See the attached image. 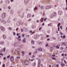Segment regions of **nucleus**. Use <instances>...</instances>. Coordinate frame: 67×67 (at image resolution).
I'll use <instances>...</instances> for the list:
<instances>
[{
	"label": "nucleus",
	"instance_id": "1",
	"mask_svg": "<svg viewBox=\"0 0 67 67\" xmlns=\"http://www.w3.org/2000/svg\"><path fill=\"white\" fill-rule=\"evenodd\" d=\"M0 22L3 23V24H6L7 23V21L5 20L1 19H0Z\"/></svg>",
	"mask_w": 67,
	"mask_h": 67
},
{
	"label": "nucleus",
	"instance_id": "2",
	"mask_svg": "<svg viewBox=\"0 0 67 67\" xmlns=\"http://www.w3.org/2000/svg\"><path fill=\"white\" fill-rule=\"evenodd\" d=\"M6 17V14L5 13H3L1 16V18L2 19H5Z\"/></svg>",
	"mask_w": 67,
	"mask_h": 67
},
{
	"label": "nucleus",
	"instance_id": "3",
	"mask_svg": "<svg viewBox=\"0 0 67 67\" xmlns=\"http://www.w3.org/2000/svg\"><path fill=\"white\" fill-rule=\"evenodd\" d=\"M0 29L1 30V31L3 32H4V31H5V28L3 26H1L0 27Z\"/></svg>",
	"mask_w": 67,
	"mask_h": 67
},
{
	"label": "nucleus",
	"instance_id": "4",
	"mask_svg": "<svg viewBox=\"0 0 67 67\" xmlns=\"http://www.w3.org/2000/svg\"><path fill=\"white\" fill-rule=\"evenodd\" d=\"M58 15H62V13H63V12H62V11L60 10H59L58 11Z\"/></svg>",
	"mask_w": 67,
	"mask_h": 67
},
{
	"label": "nucleus",
	"instance_id": "5",
	"mask_svg": "<svg viewBox=\"0 0 67 67\" xmlns=\"http://www.w3.org/2000/svg\"><path fill=\"white\" fill-rule=\"evenodd\" d=\"M20 51V49H16V52L15 53L16 55H17V54H18V53H19V51Z\"/></svg>",
	"mask_w": 67,
	"mask_h": 67
},
{
	"label": "nucleus",
	"instance_id": "6",
	"mask_svg": "<svg viewBox=\"0 0 67 67\" xmlns=\"http://www.w3.org/2000/svg\"><path fill=\"white\" fill-rule=\"evenodd\" d=\"M11 60V62H13V60H14V57H13V56H12L11 57H10V58Z\"/></svg>",
	"mask_w": 67,
	"mask_h": 67
},
{
	"label": "nucleus",
	"instance_id": "7",
	"mask_svg": "<svg viewBox=\"0 0 67 67\" xmlns=\"http://www.w3.org/2000/svg\"><path fill=\"white\" fill-rule=\"evenodd\" d=\"M51 8V6L48 5L46 6L45 7V9H49V8Z\"/></svg>",
	"mask_w": 67,
	"mask_h": 67
},
{
	"label": "nucleus",
	"instance_id": "8",
	"mask_svg": "<svg viewBox=\"0 0 67 67\" xmlns=\"http://www.w3.org/2000/svg\"><path fill=\"white\" fill-rule=\"evenodd\" d=\"M24 64L27 65H29V62L28 61H26L24 63Z\"/></svg>",
	"mask_w": 67,
	"mask_h": 67
},
{
	"label": "nucleus",
	"instance_id": "9",
	"mask_svg": "<svg viewBox=\"0 0 67 67\" xmlns=\"http://www.w3.org/2000/svg\"><path fill=\"white\" fill-rule=\"evenodd\" d=\"M14 46L15 47H19V45L17 44V43H16L14 44Z\"/></svg>",
	"mask_w": 67,
	"mask_h": 67
},
{
	"label": "nucleus",
	"instance_id": "10",
	"mask_svg": "<svg viewBox=\"0 0 67 67\" xmlns=\"http://www.w3.org/2000/svg\"><path fill=\"white\" fill-rule=\"evenodd\" d=\"M27 16L28 18H30L31 16V14H29L27 15Z\"/></svg>",
	"mask_w": 67,
	"mask_h": 67
},
{
	"label": "nucleus",
	"instance_id": "11",
	"mask_svg": "<svg viewBox=\"0 0 67 67\" xmlns=\"http://www.w3.org/2000/svg\"><path fill=\"white\" fill-rule=\"evenodd\" d=\"M2 37H3V38L4 39H5L6 38V36L4 35H3L2 36Z\"/></svg>",
	"mask_w": 67,
	"mask_h": 67
},
{
	"label": "nucleus",
	"instance_id": "12",
	"mask_svg": "<svg viewBox=\"0 0 67 67\" xmlns=\"http://www.w3.org/2000/svg\"><path fill=\"white\" fill-rule=\"evenodd\" d=\"M10 20V18H9L8 19V20H7V22H8V23H10V22H11V21Z\"/></svg>",
	"mask_w": 67,
	"mask_h": 67
},
{
	"label": "nucleus",
	"instance_id": "13",
	"mask_svg": "<svg viewBox=\"0 0 67 67\" xmlns=\"http://www.w3.org/2000/svg\"><path fill=\"white\" fill-rule=\"evenodd\" d=\"M37 43H38V44H39V45H42V42L38 41V42Z\"/></svg>",
	"mask_w": 67,
	"mask_h": 67
},
{
	"label": "nucleus",
	"instance_id": "14",
	"mask_svg": "<svg viewBox=\"0 0 67 67\" xmlns=\"http://www.w3.org/2000/svg\"><path fill=\"white\" fill-rule=\"evenodd\" d=\"M35 10H37V7H36L34 8V11H35Z\"/></svg>",
	"mask_w": 67,
	"mask_h": 67
},
{
	"label": "nucleus",
	"instance_id": "15",
	"mask_svg": "<svg viewBox=\"0 0 67 67\" xmlns=\"http://www.w3.org/2000/svg\"><path fill=\"white\" fill-rule=\"evenodd\" d=\"M27 2H28V0H25L24 1L25 4H26L27 3Z\"/></svg>",
	"mask_w": 67,
	"mask_h": 67
},
{
	"label": "nucleus",
	"instance_id": "16",
	"mask_svg": "<svg viewBox=\"0 0 67 67\" xmlns=\"http://www.w3.org/2000/svg\"><path fill=\"white\" fill-rule=\"evenodd\" d=\"M52 14H53V15H54V16H56V13L54 12Z\"/></svg>",
	"mask_w": 67,
	"mask_h": 67
},
{
	"label": "nucleus",
	"instance_id": "17",
	"mask_svg": "<svg viewBox=\"0 0 67 67\" xmlns=\"http://www.w3.org/2000/svg\"><path fill=\"white\" fill-rule=\"evenodd\" d=\"M24 31L25 32H26V31H27V29L26 28H24Z\"/></svg>",
	"mask_w": 67,
	"mask_h": 67
},
{
	"label": "nucleus",
	"instance_id": "18",
	"mask_svg": "<svg viewBox=\"0 0 67 67\" xmlns=\"http://www.w3.org/2000/svg\"><path fill=\"white\" fill-rule=\"evenodd\" d=\"M49 47L50 48V49H53L54 48L52 47H51V46H49Z\"/></svg>",
	"mask_w": 67,
	"mask_h": 67
},
{
	"label": "nucleus",
	"instance_id": "19",
	"mask_svg": "<svg viewBox=\"0 0 67 67\" xmlns=\"http://www.w3.org/2000/svg\"><path fill=\"white\" fill-rule=\"evenodd\" d=\"M43 20H44V18H42L40 19V21H41V22H42L43 21Z\"/></svg>",
	"mask_w": 67,
	"mask_h": 67
},
{
	"label": "nucleus",
	"instance_id": "20",
	"mask_svg": "<svg viewBox=\"0 0 67 67\" xmlns=\"http://www.w3.org/2000/svg\"><path fill=\"white\" fill-rule=\"evenodd\" d=\"M23 43H25V38H24V39L23 40Z\"/></svg>",
	"mask_w": 67,
	"mask_h": 67
},
{
	"label": "nucleus",
	"instance_id": "21",
	"mask_svg": "<svg viewBox=\"0 0 67 67\" xmlns=\"http://www.w3.org/2000/svg\"><path fill=\"white\" fill-rule=\"evenodd\" d=\"M34 60V59H29V61H31V62H33V60Z\"/></svg>",
	"mask_w": 67,
	"mask_h": 67
},
{
	"label": "nucleus",
	"instance_id": "22",
	"mask_svg": "<svg viewBox=\"0 0 67 67\" xmlns=\"http://www.w3.org/2000/svg\"><path fill=\"white\" fill-rule=\"evenodd\" d=\"M31 43L32 44H34V41H33V40H32L31 41Z\"/></svg>",
	"mask_w": 67,
	"mask_h": 67
},
{
	"label": "nucleus",
	"instance_id": "23",
	"mask_svg": "<svg viewBox=\"0 0 67 67\" xmlns=\"http://www.w3.org/2000/svg\"><path fill=\"white\" fill-rule=\"evenodd\" d=\"M39 51L40 52H42V49L41 48H39Z\"/></svg>",
	"mask_w": 67,
	"mask_h": 67
},
{
	"label": "nucleus",
	"instance_id": "24",
	"mask_svg": "<svg viewBox=\"0 0 67 67\" xmlns=\"http://www.w3.org/2000/svg\"><path fill=\"white\" fill-rule=\"evenodd\" d=\"M4 42H0V44H4Z\"/></svg>",
	"mask_w": 67,
	"mask_h": 67
},
{
	"label": "nucleus",
	"instance_id": "25",
	"mask_svg": "<svg viewBox=\"0 0 67 67\" xmlns=\"http://www.w3.org/2000/svg\"><path fill=\"white\" fill-rule=\"evenodd\" d=\"M32 65H33V66L34 67V66H35V65H36V63L35 62H34V64H32Z\"/></svg>",
	"mask_w": 67,
	"mask_h": 67
},
{
	"label": "nucleus",
	"instance_id": "26",
	"mask_svg": "<svg viewBox=\"0 0 67 67\" xmlns=\"http://www.w3.org/2000/svg\"><path fill=\"white\" fill-rule=\"evenodd\" d=\"M56 48L57 49H59V47L58 46H56Z\"/></svg>",
	"mask_w": 67,
	"mask_h": 67
},
{
	"label": "nucleus",
	"instance_id": "27",
	"mask_svg": "<svg viewBox=\"0 0 67 67\" xmlns=\"http://www.w3.org/2000/svg\"><path fill=\"white\" fill-rule=\"evenodd\" d=\"M62 45H63V46L66 45V44L64 42L62 43Z\"/></svg>",
	"mask_w": 67,
	"mask_h": 67
},
{
	"label": "nucleus",
	"instance_id": "28",
	"mask_svg": "<svg viewBox=\"0 0 67 67\" xmlns=\"http://www.w3.org/2000/svg\"><path fill=\"white\" fill-rule=\"evenodd\" d=\"M31 54H32V53H31V52H29V53L28 54V55L29 56H30V55H31Z\"/></svg>",
	"mask_w": 67,
	"mask_h": 67
},
{
	"label": "nucleus",
	"instance_id": "29",
	"mask_svg": "<svg viewBox=\"0 0 67 67\" xmlns=\"http://www.w3.org/2000/svg\"><path fill=\"white\" fill-rule=\"evenodd\" d=\"M54 16V15H53V14H52L51 15V18H53Z\"/></svg>",
	"mask_w": 67,
	"mask_h": 67
},
{
	"label": "nucleus",
	"instance_id": "30",
	"mask_svg": "<svg viewBox=\"0 0 67 67\" xmlns=\"http://www.w3.org/2000/svg\"><path fill=\"white\" fill-rule=\"evenodd\" d=\"M7 2H9V3H10V1H6V3H7V4H9V3H7Z\"/></svg>",
	"mask_w": 67,
	"mask_h": 67
},
{
	"label": "nucleus",
	"instance_id": "31",
	"mask_svg": "<svg viewBox=\"0 0 67 67\" xmlns=\"http://www.w3.org/2000/svg\"><path fill=\"white\" fill-rule=\"evenodd\" d=\"M52 24H49L48 25V26H52Z\"/></svg>",
	"mask_w": 67,
	"mask_h": 67
},
{
	"label": "nucleus",
	"instance_id": "32",
	"mask_svg": "<svg viewBox=\"0 0 67 67\" xmlns=\"http://www.w3.org/2000/svg\"><path fill=\"white\" fill-rule=\"evenodd\" d=\"M32 29H35V26H32Z\"/></svg>",
	"mask_w": 67,
	"mask_h": 67
},
{
	"label": "nucleus",
	"instance_id": "33",
	"mask_svg": "<svg viewBox=\"0 0 67 67\" xmlns=\"http://www.w3.org/2000/svg\"><path fill=\"white\" fill-rule=\"evenodd\" d=\"M48 56L49 57H52V55H51L50 54H48Z\"/></svg>",
	"mask_w": 67,
	"mask_h": 67
},
{
	"label": "nucleus",
	"instance_id": "34",
	"mask_svg": "<svg viewBox=\"0 0 67 67\" xmlns=\"http://www.w3.org/2000/svg\"><path fill=\"white\" fill-rule=\"evenodd\" d=\"M16 18H14L13 19V20L14 21H16Z\"/></svg>",
	"mask_w": 67,
	"mask_h": 67
},
{
	"label": "nucleus",
	"instance_id": "35",
	"mask_svg": "<svg viewBox=\"0 0 67 67\" xmlns=\"http://www.w3.org/2000/svg\"><path fill=\"white\" fill-rule=\"evenodd\" d=\"M8 29H9V30H12V28L10 27L8 28Z\"/></svg>",
	"mask_w": 67,
	"mask_h": 67
},
{
	"label": "nucleus",
	"instance_id": "36",
	"mask_svg": "<svg viewBox=\"0 0 67 67\" xmlns=\"http://www.w3.org/2000/svg\"><path fill=\"white\" fill-rule=\"evenodd\" d=\"M60 23H59L58 24V27H59V26H60Z\"/></svg>",
	"mask_w": 67,
	"mask_h": 67
},
{
	"label": "nucleus",
	"instance_id": "37",
	"mask_svg": "<svg viewBox=\"0 0 67 67\" xmlns=\"http://www.w3.org/2000/svg\"><path fill=\"white\" fill-rule=\"evenodd\" d=\"M64 49L63 47H62L60 48V49H61V50H63Z\"/></svg>",
	"mask_w": 67,
	"mask_h": 67
},
{
	"label": "nucleus",
	"instance_id": "38",
	"mask_svg": "<svg viewBox=\"0 0 67 67\" xmlns=\"http://www.w3.org/2000/svg\"><path fill=\"white\" fill-rule=\"evenodd\" d=\"M52 59L53 60H56V58H55L53 57L52 58Z\"/></svg>",
	"mask_w": 67,
	"mask_h": 67
},
{
	"label": "nucleus",
	"instance_id": "39",
	"mask_svg": "<svg viewBox=\"0 0 67 67\" xmlns=\"http://www.w3.org/2000/svg\"><path fill=\"white\" fill-rule=\"evenodd\" d=\"M48 43H47L46 44V46H45L46 47H47V46H48Z\"/></svg>",
	"mask_w": 67,
	"mask_h": 67
},
{
	"label": "nucleus",
	"instance_id": "40",
	"mask_svg": "<svg viewBox=\"0 0 67 67\" xmlns=\"http://www.w3.org/2000/svg\"><path fill=\"white\" fill-rule=\"evenodd\" d=\"M61 66H65V65H64V64L63 63H61Z\"/></svg>",
	"mask_w": 67,
	"mask_h": 67
},
{
	"label": "nucleus",
	"instance_id": "41",
	"mask_svg": "<svg viewBox=\"0 0 67 67\" xmlns=\"http://www.w3.org/2000/svg\"><path fill=\"white\" fill-rule=\"evenodd\" d=\"M18 23L19 24H21V21H18Z\"/></svg>",
	"mask_w": 67,
	"mask_h": 67
},
{
	"label": "nucleus",
	"instance_id": "42",
	"mask_svg": "<svg viewBox=\"0 0 67 67\" xmlns=\"http://www.w3.org/2000/svg\"><path fill=\"white\" fill-rule=\"evenodd\" d=\"M21 53L23 54H25V52L24 51H22Z\"/></svg>",
	"mask_w": 67,
	"mask_h": 67
},
{
	"label": "nucleus",
	"instance_id": "43",
	"mask_svg": "<svg viewBox=\"0 0 67 67\" xmlns=\"http://www.w3.org/2000/svg\"><path fill=\"white\" fill-rule=\"evenodd\" d=\"M60 29H61V30H62V29H63V26H60Z\"/></svg>",
	"mask_w": 67,
	"mask_h": 67
},
{
	"label": "nucleus",
	"instance_id": "44",
	"mask_svg": "<svg viewBox=\"0 0 67 67\" xmlns=\"http://www.w3.org/2000/svg\"><path fill=\"white\" fill-rule=\"evenodd\" d=\"M21 67H24V65H21L20 66Z\"/></svg>",
	"mask_w": 67,
	"mask_h": 67
},
{
	"label": "nucleus",
	"instance_id": "45",
	"mask_svg": "<svg viewBox=\"0 0 67 67\" xmlns=\"http://www.w3.org/2000/svg\"><path fill=\"white\" fill-rule=\"evenodd\" d=\"M41 9H44V7L43 6H41Z\"/></svg>",
	"mask_w": 67,
	"mask_h": 67
},
{
	"label": "nucleus",
	"instance_id": "46",
	"mask_svg": "<svg viewBox=\"0 0 67 67\" xmlns=\"http://www.w3.org/2000/svg\"><path fill=\"white\" fill-rule=\"evenodd\" d=\"M35 33V31H34L33 32H32V34H31L32 35V34H34Z\"/></svg>",
	"mask_w": 67,
	"mask_h": 67
},
{
	"label": "nucleus",
	"instance_id": "47",
	"mask_svg": "<svg viewBox=\"0 0 67 67\" xmlns=\"http://www.w3.org/2000/svg\"><path fill=\"white\" fill-rule=\"evenodd\" d=\"M53 67H56V65L55 64L53 66Z\"/></svg>",
	"mask_w": 67,
	"mask_h": 67
},
{
	"label": "nucleus",
	"instance_id": "48",
	"mask_svg": "<svg viewBox=\"0 0 67 67\" xmlns=\"http://www.w3.org/2000/svg\"><path fill=\"white\" fill-rule=\"evenodd\" d=\"M39 63L40 64V63H41V60L39 59Z\"/></svg>",
	"mask_w": 67,
	"mask_h": 67
},
{
	"label": "nucleus",
	"instance_id": "49",
	"mask_svg": "<svg viewBox=\"0 0 67 67\" xmlns=\"http://www.w3.org/2000/svg\"><path fill=\"white\" fill-rule=\"evenodd\" d=\"M52 38H53V40H56V38H55V37H53Z\"/></svg>",
	"mask_w": 67,
	"mask_h": 67
},
{
	"label": "nucleus",
	"instance_id": "50",
	"mask_svg": "<svg viewBox=\"0 0 67 67\" xmlns=\"http://www.w3.org/2000/svg\"><path fill=\"white\" fill-rule=\"evenodd\" d=\"M63 37L64 38H65L66 37V36H65V35H64L63 36Z\"/></svg>",
	"mask_w": 67,
	"mask_h": 67
},
{
	"label": "nucleus",
	"instance_id": "51",
	"mask_svg": "<svg viewBox=\"0 0 67 67\" xmlns=\"http://www.w3.org/2000/svg\"><path fill=\"white\" fill-rule=\"evenodd\" d=\"M37 53V51H35L34 52V54H36V53Z\"/></svg>",
	"mask_w": 67,
	"mask_h": 67
},
{
	"label": "nucleus",
	"instance_id": "52",
	"mask_svg": "<svg viewBox=\"0 0 67 67\" xmlns=\"http://www.w3.org/2000/svg\"><path fill=\"white\" fill-rule=\"evenodd\" d=\"M5 48H4L3 50V52H5Z\"/></svg>",
	"mask_w": 67,
	"mask_h": 67
},
{
	"label": "nucleus",
	"instance_id": "53",
	"mask_svg": "<svg viewBox=\"0 0 67 67\" xmlns=\"http://www.w3.org/2000/svg\"><path fill=\"white\" fill-rule=\"evenodd\" d=\"M8 9H11V7H10V6H9L8 8Z\"/></svg>",
	"mask_w": 67,
	"mask_h": 67
},
{
	"label": "nucleus",
	"instance_id": "54",
	"mask_svg": "<svg viewBox=\"0 0 67 67\" xmlns=\"http://www.w3.org/2000/svg\"><path fill=\"white\" fill-rule=\"evenodd\" d=\"M60 29V27H58V31H59Z\"/></svg>",
	"mask_w": 67,
	"mask_h": 67
},
{
	"label": "nucleus",
	"instance_id": "55",
	"mask_svg": "<svg viewBox=\"0 0 67 67\" xmlns=\"http://www.w3.org/2000/svg\"><path fill=\"white\" fill-rule=\"evenodd\" d=\"M64 62L65 64H67V62L65 60H64Z\"/></svg>",
	"mask_w": 67,
	"mask_h": 67
},
{
	"label": "nucleus",
	"instance_id": "56",
	"mask_svg": "<svg viewBox=\"0 0 67 67\" xmlns=\"http://www.w3.org/2000/svg\"><path fill=\"white\" fill-rule=\"evenodd\" d=\"M47 19V18H45L44 19V21H46V20Z\"/></svg>",
	"mask_w": 67,
	"mask_h": 67
},
{
	"label": "nucleus",
	"instance_id": "57",
	"mask_svg": "<svg viewBox=\"0 0 67 67\" xmlns=\"http://www.w3.org/2000/svg\"><path fill=\"white\" fill-rule=\"evenodd\" d=\"M39 56L40 57H42V55L41 54H40Z\"/></svg>",
	"mask_w": 67,
	"mask_h": 67
},
{
	"label": "nucleus",
	"instance_id": "58",
	"mask_svg": "<svg viewBox=\"0 0 67 67\" xmlns=\"http://www.w3.org/2000/svg\"><path fill=\"white\" fill-rule=\"evenodd\" d=\"M10 55H9L8 56H7V58H10Z\"/></svg>",
	"mask_w": 67,
	"mask_h": 67
},
{
	"label": "nucleus",
	"instance_id": "59",
	"mask_svg": "<svg viewBox=\"0 0 67 67\" xmlns=\"http://www.w3.org/2000/svg\"><path fill=\"white\" fill-rule=\"evenodd\" d=\"M24 15H23L21 16V18H23V17H24Z\"/></svg>",
	"mask_w": 67,
	"mask_h": 67
},
{
	"label": "nucleus",
	"instance_id": "60",
	"mask_svg": "<svg viewBox=\"0 0 67 67\" xmlns=\"http://www.w3.org/2000/svg\"><path fill=\"white\" fill-rule=\"evenodd\" d=\"M21 32H23V30L22 29H21Z\"/></svg>",
	"mask_w": 67,
	"mask_h": 67
},
{
	"label": "nucleus",
	"instance_id": "61",
	"mask_svg": "<svg viewBox=\"0 0 67 67\" xmlns=\"http://www.w3.org/2000/svg\"><path fill=\"white\" fill-rule=\"evenodd\" d=\"M39 51V49H36V51H37H37Z\"/></svg>",
	"mask_w": 67,
	"mask_h": 67
},
{
	"label": "nucleus",
	"instance_id": "62",
	"mask_svg": "<svg viewBox=\"0 0 67 67\" xmlns=\"http://www.w3.org/2000/svg\"><path fill=\"white\" fill-rule=\"evenodd\" d=\"M2 67H5V65L4 64H3V65L2 66Z\"/></svg>",
	"mask_w": 67,
	"mask_h": 67
},
{
	"label": "nucleus",
	"instance_id": "63",
	"mask_svg": "<svg viewBox=\"0 0 67 67\" xmlns=\"http://www.w3.org/2000/svg\"><path fill=\"white\" fill-rule=\"evenodd\" d=\"M28 55H26V58H28Z\"/></svg>",
	"mask_w": 67,
	"mask_h": 67
},
{
	"label": "nucleus",
	"instance_id": "64",
	"mask_svg": "<svg viewBox=\"0 0 67 67\" xmlns=\"http://www.w3.org/2000/svg\"><path fill=\"white\" fill-rule=\"evenodd\" d=\"M22 36L23 37H24V34H23L22 35Z\"/></svg>",
	"mask_w": 67,
	"mask_h": 67
}]
</instances>
